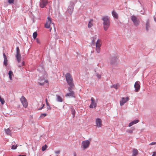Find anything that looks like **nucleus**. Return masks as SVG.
Returning a JSON list of instances; mask_svg holds the SVG:
<instances>
[{"instance_id": "obj_1", "label": "nucleus", "mask_w": 156, "mask_h": 156, "mask_svg": "<svg viewBox=\"0 0 156 156\" xmlns=\"http://www.w3.org/2000/svg\"><path fill=\"white\" fill-rule=\"evenodd\" d=\"M65 77L68 85L71 87H73L74 85L73 83V79L71 74L69 73H66Z\"/></svg>"}, {"instance_id": "obj_2", "label": "nucleus", "mask_w": 156, "mask_h": 156, "mask_svg": "<svg viewBox=\"0 0 156 156\" xmlns=\"http://www.w3.org/2000/svg\"><path fill=\"white\" fill-rule=\"evenodd\" d=\"M103 21V25L104 29H107L109 27L110 24V20L108 16H105L102 18Z\"/></svg>"}, {"instance_id": "obj_3", "label": "nucleus", "mask_w": 156, "mask_h": 156, "mask_svg": "<svg viewBox=\"0 0 156 156\" xmlns=\"http://www.w3.org/2000/svg\"><path fill=\"white\" fill-rule=\"evenodd\" d=\"M75 3L73 1H70L69 4L67 8V12L69 13L70 16H72L74 11Z\"/></svg>"}, {"instance_id": "obj_4", "label": "nucleus", "mask_w": 156, "mask_h": 156, "mask_svg": "<svg viewBox=\"0 0 156 156\" xmlns=\"http://www.w3.org/2000/svg\"><path fill=\"white\" fill-rule=\"evenodd\" d=\"M54 23H52V19L49 16L47 17V20L46 21V22L44 25L45 27L46 28H49V29H51L52 28L51 27V25H54Z\"/></svg>"}, {"instance_id": "obj_5", "label": "nucleus", "mask_w": 156, "mask_h": 156, "mask_svg": "<svg viewBox=\"0 0 156 156\" xmlns=\"http://www.w3.org/2000/svg\"><path fill=\"white\" fill-rule=\"evenodd\" d=\"M90 140H87L82 141L81 143V147L83 149H86L89 147L90 144Z\"/></svg>"}, {"instance_id": "obj_6", "label": "nucleus", "mask_w": 156, "mask_h": 156, "mask_svg": "<svg viewBox=\"0 0 156 156\" xmlns=\"http://www.w3.org/2000/svg\"><path fill=\"white\" fill-rule=\"evenodd\" d=\"M131 20L135 26L137 27L138 26L140 21L136 16L134 15L132 16Z\"/></svg>"}, {"instance_id": "obj_7", "label": "nucleus", "mask_w": 156, "mask_h": 156, "mask_svg": "<svg viewBox=\"0 0 156 156\" xmlns=\"http://www.w3.org/2000/svg\"><path fill=\"white\" fill-rule=\"evenodd\" d=\"M110 63L113 65H116L117 62V58L116 56H111L109 58Z\"/></svg>"}, {"instance_id": "obj_8", "label": "nucleus", "mask_w": 156, "mask_h": 156, "mask_svg": "<svg viewBox=\"0 0 156 156\" xmlns=\"http://www.w3.org/2000/svg\"><path fill=\"white\" fill-rule=\"evenodd\" d=\"M16 57L18 62H20L21 61V57L20 53V50L18 47L16 48Z\"/></svg>"}, {"instance_id": "obj_9", "label": "nucleus", "mask_w": 156, "mask_h": 156, "mask_svg": "<svg viewBox=\"0 0 156 156\" xmlns=\"http://www.w3.org/2000/svg\"><path fill=\"white\" fill-rule=\"evenodd\" d=\"M20 101L22 103L23 106L24 108H26L28 105L27 101L26 98L23 96H22L20 98Z\"/></svg>"}, {"instance_id": "obj_10", "label": "nucleus", "mask_w": 156, "mask_h": 156, "mask_svg": "<svg viewBox=\"0 0 156 156\" xmlns=\"http://www.w3.org/2000/svg\"><path fill=\"white\" fill-rule=\"evenodd\" d=\"M48 3V0H41L40 2L39 6L41 8H44Z\"/></svg>"}, {"instance_id": "obj_11", "label": "nucleus", "mask_w": 156, "mask_h": 156, "mask_svg": "<svg viewBox=\"0 0 156 156\" xmlns=\"http://www.w3.org/2000/svg\"><path fill=\"white\" fill-rule=\"evenodd\" d=\"M91 103L89 106V107L91 108H95L97 106V104L96 103L95 100L93 98H91Z\"/></svg>"}, {"instance_id": "obj_12", "label": "nucleus", "mask_w": 156, "mask_h": 156, "mask_svg": "<svg viewBox=\"0 0 156 156\" xmlns=\"http://www.w3.org/2000/svg\"><path fill=\"white\" fill-rule=\"evenodd\" d=\"M129 100V98L126 97V98H122V100L120 101V104L121 106H123L124 104Z\"/></svg>"}, {"instance_id": "obj_13", "label": "nucleus", "mask_w": 156, "mask_h": 156, "mask_svg": "<svg viewBox=\"0 0 156 156\" xmlns=\"http://www.w3.org/2000/svg\"><path fill=\"white\" fill-rule=\"evenodd\" d=\"M140 82L139 81H136L135 83L134 87L135 88V90L136 92H138L140 89Z\"/></svg>"}, {"instance_id": "obj_14", "label": "nucleus", "mask_w": 156, "mask_h": 156, "mask_svg": "<svg viewBox=\"0 0 156 156\" xmlns=\"http://www.w3.org/2000/svg\"><path fill=\"white\" fill-rule=\"evenodd\" d=\"M97 126L98 128L101 127L102 126V121L101 119L99 118L96 119L95 121Z\"/></svg>"}, {"instance_id": "obj_15", "label": "nucleus", "mask_w": 156, "mask_h": 156, "mask_svg": "<svg viewBox=\"0 0 156 156\" xmlns=\"http://www.w3.org/2000/svg\"><path fill=\"white\" fill-rule=\"evenodd\" d=\"M65 96L66 97H69L73 98H75L74 93L73 91H71L67 93L66 94Z\"/></svg>"}, {"instance_id": "obj_16", "label": "nucleus", "mask_w": 156, "mask_h": 156, "mask_svg": "<svg viewBox=\"0 0 156 156\" xmlns=\"http://www.w3.org/2000/svg\"><path fill=\"white\" fill-rule=\"evenodd\" d=\"M3 56L4 57L3 64L5 66H6L8 64V60L7 57L4 53H3Z\"/></svg>"}, {"instance_id": "obj_17", "label": "nucleus", "mask_w": 156, "mask_h": 156, "mask_svg": "<svg viewBox=\"0 0 156 156\" xmlns=\"http://www.w3.org/2000/svg\"><path fill=\"white\" fill-rule=\"evenodd\" d=\"M37 70L41 73L45 72L43 66H39L37 67Z\"/></svg>"}, {"instance_id": "obj_18", "label": "nucleus", "mask_w": 156, "mask_h": 156, "mask_svg": "<svg viewBox=\"0 0 156 156\" xmlns=\"http://www.w3.org/2000/svg\"><path fill=\"white\" fill-rule=\"evenodd\" d=\"M139 122V120L138 119H136L133 121L131 122L129 124L128 126L129 127L133 125L136 124Z\"/></svg>"}, {"instance_id": "obj_19", "label": "nucleus", "mask_w": 156, "mask_h": 156, "mask_svg": "<svg viewBox=\"0 0 156 156\" xmlns=\"http://www.w3.org/2000/svg\"><path fill=\"white\" fill-rule=\"evenodd\" d=\"M94 20L93 19H91L88 22V27L89 28H90L93 25Z\"/></svg>"}, {"instance_id": "obj_20", "label": "nucleus", "mask_w": 156, "mask_h": 156, "mask_svg": "<svg viewBox=\"0 0 156 156\" xmlns=\"http://www.w3.org/2000/svg\"><path fill=\"white\" fill-rule=\"evenodd\" d=\"M101 42L100 39H98L96 43L95 46L101 47Z\"/></svg>"}, {"instance_id": "obj_21", "label": "nucleus", "mask_w": 156, "mask_h": 156, "mask_svg": "<svg viewBox=\"0 0 156 156\" xmlns=\"http://www.w3.org/2000/svg\"><path fill=\"white\" fill-rule=\"evenodd\" d=\"M138 153V152L137 149H134L133 151L132 156H136Z\"/></svg>"}, {"instance_id": "obj_22", "label": "nucleus", "mask_w": 156, "mask_h": 156, "mask_svg": "<svg viewBox=\"0 0 156 156\" xmlns=\"http://www.w3.org/2000/svg\"><path fill=\"white\" fill-rule=\"evenodd\" d=\"M8 75L9 76V78L10 80H12V76H13V72L11 70L9 71Z\"/></svg>"}, {"instance_id": "obj_23", "label": "nucleus", "mask_w": 156, "mask_h": 156, "mask_svg": "<svg viewBox=\"0 0 156 156\" xmlns=\"http://www.w3.org/2000/svg\"><path fill=\"white\" fill-rule=\"evenodd\" d=\"M112 14L113 16L115 18H117L118 17V15L117 13L115 11L113 10L112 12Z\"/></svg>"}, {"instance_id": "obj_24", "label": "nucleus", "mask_w": 156, "mask_h": 156, "mask_svg": "<svg viewBox=\"0 0 156 156\" xmlns=\"http://www.w3.org/2000/svg\"><path fill=\"white\" fill-rule=\"evenodd\" d=\"M5 133L7 135H11V132L9 129H5Z\"/></svg>"}, {"instance_id": "obj_25", "label": "nucleus", "mask_w": 156, "mask_h": 156, "mask_svg": "<svg viewBox=\"0 0 156 156\" xmlns=\"http://www.w3.org/2000/svg\"><path fill=\"white\" fill-rule=\"evenodd\" d=\"M150 27L149 20L147 19L146 23V29H148Z\"/></svg>"}, {"instance_id": "obj_26", "label": "nucleus", "mask_w": 156, "mask_h": 156, "mask_svg": "<svg viewBox=\"0 0 156 156\" xmlns=\"http://www.w3.org/2000/svg\"><path fill=\"white\" fill-rule=\"evenodd\" d=\"M56 96L57 97V101L59 102H62V99L59 95H56Z\"/></svg>"}, {"instance_id": "obj_27", "label": "nucleus", "mask_w": 156, "mask_h": 156, "mask_svg": "<svg viewBox=\"0 0 156 156\" xmlns=\"http://www.w3.org/2000/svg\"><path fill=\"white\" fill-rule=\"evenodd\" d=\"M70 108L71 109L72 114L73 115V117H74L75 116V110L73 108L72 106H71L70 107Z\"/></svg>"}, {"instance_id": "obj_28", "label": "nucleus", "mask_w": 156, "mask_h": 156, "mask_svg": "<svg viewBox=\"0 0 156 156\" xmlns=\"http://www.w3.org/2000/svg\"><path fill=\"white\" fill-rule=\"evenodd\" d=\"M41 81H42L43 82L39 83L40 84L41 86L44 85V83L45 82L48 83V80H45L44 79H43Z\"/></svg>"}, {"instance_id": "obj_29", "label": "nucleus", "mask_w": 156, "mask_h": 156, "mask_svg": "<svg viewBox=\"0 0 156 156\" xmlns=\"http://www.w3.org/2000/svg\"><path fill=\"white\" fill-rule=\"evenodd\" d=\"M95 50L97 53H100L101 51V47H96Z\"/></svg>"}, {"instance_id": "obj_30", "label": "nucleus", "mask_w": 156, "mask_h": 156, "mask_svg": "<svg viewBox=\"0 0 156 156\" xmlns=\"http://www.w3.org/2000/svg\"><path fill=\"white\" fill-rule=\"evenodd\" d=\"M134 129V128L132 127L130 129L126 130V132L129 133H132L133 130Z\"/></svg>"}, {"instance_id": "obj_31", "label": "nucleus", "mask_w": 156, "mask_h": 156, "mask_svg": "<svg viewBox=\"0 0 156 156\" xmlns=\"http://www.w3.org/2000/svg\"><path fill=\"white\" fill-rule=\"evenodd\" d=\"M96 35H95V37H93V39L91 41V43L92 44H94L95 41V39H96Z\"/></svg>"}, {"instance_id": "obj_32", "label": "nucleus", "mask_w": 156, "mask_h": 156, "mask_svg": "<svg viewBox=\"0 0 156 156\" xmlns=\"http://www.w3.org/2000/svg\"><path fill=\"white\" fill-rule=\"evenodd\" d=\"M37 36V33L36 32H34L33 34V37L34 39H35Z\"/></svg>"}, {"instance_id": "obj_33", "label": "nucleus", "mask_w": 156, "mask_h": 156, "mask_svg": "<svg viewBox=\"0 0 156 156\" xmlns=\"http://www.w3.org/2000/svg\"><path fill=\"white\" fill-rule=\"evenodd\" d=\"M47 147V146L46 144L43 146L42 147V151H44L46 149Z\"/></svg>"}, {"instance_id": "obj_34", "label": "nucleus", "mask_w": 156, "mask_h": 156, "mask_svg": "<svg viewBox=\"0 0 156 156\" xmlns=\"http://www.w3.org/2000/svg\"><path fill=\"white\" fill-rule=\"evenodd\" d=\"M47 115V114L46 113H42L40 116V117L41 118H44V117L46 116Z\"/></svg>"}, {"instance_id": "obj_35", "label": "nucleus", "mask_w": 156, "mask_h": 156, "mask_svg": "<svg viewBox=\"0 0 156 156\" xmlns=\"http://www.w3.org/2000/svg\"><path fill=\"white\" fill-rule=\"evenodd\" d=\"M17 147V144L16 145H12V146L11 149H13V150H15L16 149Z\"/></svg>"}, {"instance_id": "obj_36", "label": "nucleus", "mask_w": 156, "mask_h": 156, "mask_svg": "<svg viewBox=\"0 0 156 156\" xmlns=\"http://www.w3.org/2000/svg\"><path fill=\"white\" fill-rule=\"evenodd\" d=\"M14 0H8V2L9 4H13Z\"/></svg>"}, {"instance_id": "obj_37", "label": "nucleus", "mask_w": 156, "mask_h": 156, "mask_svg": "<svg viewBox=\"0 0 156 156\" xmlns=\"http://www.w3.org/2000/svg\"><path fill=\"white\" fill-rule=\"evenodd\" d=\"M111 87H114L115 89H117L118 88V85L117 84L116 85L114 84V85H112L111 86Z\"/></svg>"}, {"instance_id": "obj_38", "label": "nucleus", "mask_w": 156, "mask_h": 156, "mask_svg": "<svg viewBox=\"0 0 156 156\" xmlns=\"http://www.w3.org/2000/svg\"><path fill=\"white\" fill-rule=\"evenodd\" d=\"M96 74L97 77L99 79H100L101 77V75L98 73H96Z\"/></svg>"}, {"instance_id": "obj_39", "label": "nucleus", "mask_w": 156, "mask_h": 156, "mask_svg": "<svg viewBox=\"0 0 156 156\" xmlns=\"http://www.w3.org/2000/svg\"><path fill=\"white\" fill-rule=\"evenodd\" d=\"M73 87H70L69 86V87L68 88V90L69 92H70L71 91H73L72 90L71 88H73Z\"/></svg>"}, {"instance_id": "obj_40", "label": "nucleus", "mask_w": 156, "mask_h": 156, "mask_svg": "<svg viewBox=\"0 0 156 156\" xmlns=\"http://www.w3.org/2000/svg\"><path fill=\"white\" fill-rule=\"evenodd\" d=\"M45 102H46V105L47 106H49V103L48 102V100L47 99V98H46L45 99Z\"/></svg>"}, {"instance_id": "obj_41", "label": "nucleus", "mask_w": 156, "mask_h": 156, "mask_svg": "<svg viewBox=\"0 0 156 156\" xmlns=\"http://www.w3.org/2000/svg\"><path fill=\"white\" fill-rule=\"evenodd\" d=\"M36 42L37 43H40V41H39V40L38 39V38H37L36 39Z\"/></svg>"}, {"instance_id": "obj_42", "label": "nucleus", "mask_w": 156, "mask_h": 156, "mask_svg": "<svg viewBox=\"0 0 156 156\" xmlns=\"http://www.w3.org/2000/svg\"><path fill=\"white\" fill-rule=\"evenodd\" d=\"M60 153V151L59 150L57 151H55V153L56 154H59Z\"/></svg>"}, {"instance_id": "obj_43", "label": "nucleus", "mask_w": 156, "mask_h": 156, "mask_svg": "<svg viewBox=\"0 0 156 156\" xmlns=\"http://www.w3.org/2000/svg\"><path fill=\"white\" fill-rule=\"evenodd\" d=\"M156 143V142H151V143L150 144V145H154V144H155Z\"/></svg>"}, {"instance_id": "obj_44", "label": "nucleus", "mask_w": 156, "mask_h": 156, "mask_svg": "<svg viewBox=\"0 0 156 156\" xmlns=\"http://www.w3.org/2000/svg\"><path fill=\"white\" fill-rule=\"evenodd\" d=\"M156 152H154L153 153V154L152 155V156H156Z\"/></svg>"}, {"instance_id": "obj_45", "label": "nucleus", "mask_w": 156, "mask_h": 156, "mask_svg": "<svg viewBox=\"0 0 156 156\" xmlns=\"http://www.w3.org/2000/svg\"><path fill=\"white\" fill-rule=\"evenodd\" d=\"M24 65H25L24 62H22V64H21V66H24Z\"/></svg>"}, {"instance_id": "obj_46", "label": "nucleus", "mask_w": 156, "mask_h": 156, "mask_svg": "<svg viewBox=\"0 0 156 156\" xmlns=\"http://www.w3.org/2000/svg\"><path fill=\"white\" fill-rule=\"evenodd\" d=\"M154 21L156 22V17H155L154 16Z\"/></svg>"}, {"instance_id": "obj_47", "label": "nucleus", "mask_w": 156, "mask_h": 156, "mask_svg": "<svg viewBox=\"0 0 156 156\" xmlns=\"http://www.w3.org/2000/svg\"><path fill=\"white\" fill-rule=\"evenodd\" d=\"M43 107H41V108H39L38 109V110H41V109H42L43 108Z\"/></svg>"}, {"instance_id": "obj_48", "label": "nucleus", "mask_w": 156, "mask_h": 156, "mask_svg": "<svg viewBox=\"0 0 156 156\" xmlns=\"http://www.w3.org/2000/svg\"><path fill=\"white\" fill-rule=\"evenodd\" d=\"M48 106V109H51V108H50V106H49V105Z\"/></svg>"}, {"instance_id": "obj_49", "label": "nucleus", "mask_w": 156, "mask_h": 156, "mask_svg": "<svg viewBox=\"0 0 156 156\" xmlns=\"http://www.w3.org/2000/svg\"><path fill=\"white\" fill-rule=\"evenodd\" d=\"M74 156H76V153H74Z\"/></svg>"}, {"instance_id": "obj_50", "label": "nucleus", "mask_w": 156, "mask_h": 156, "mask_svg": "<svg viewBox=\"0 0 156 156\" xmlns=\"http://www.w3.org/2000/svg\"><path fill=\"white\" fill-rule=\"evenodd\" d=\"M18 156H26L25 155H19Z\"/></svg>"}, {"instance_id": "obj_51", "label": "nucleus", "mask_w": 156, "mask_h": 156, "mask_svg": "<svg viewBox=\"0 0 156 156\" xmlns=\"http://www.w3.org/2000/svg\"><path fill=\"white\" fill-rule=\"evenodd\" d=\"M44 104H43V105H42V107H43V108L44 107Z\"/></svg>"}, {"instance_id": "obj_52", "label": "nucleus", "mask_w": 156, "mask_h": 156, "mask_svg": "<svg viewBox=\"0 0 156 156\" xmlns=\"http://www.w3.org/2000/svg\"><path fill=\"white\" fill-rule=\"evenodd\" d=\"M19 67H21V66H21V65H19Z\"/></svg>"}, {"instance_id": "obj_53", "label": "nucleus", "mask_w": 156, "mask_h": 156, "mask_svg": "<svg viewBox=\"0 0 156 156\" xmlns=\"http://www.w3.org/2000/svg\"><path fill=\"white\" fill-rule=\"evenodd\" d=\"M54 30L56 29L55 28V27H54Z\"/></svg>"}, {"instance_id": "obj_54", "label": "nucleus", "mask_w": 156, "mask_h": 156, "mask_svg": "<svg viewBox=\"0 0 156 156\" xmlns=\"http://www.w3.org/2000/svg\"><path fill=\"white\" fill-rule=\"evenodd\" d=\"M51 30H50V32H51Z\"/></svg>"}]
</instances>
